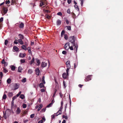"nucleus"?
<instances>
[{"mask_svg": "<svg viewBox=\"0 0 123 123\" xmlns=\"http://www.w3.org/2000/svg\"><path fill=\"white\" fill-rule=\"evenodd\" d=\"M65 31H64L63 30L62 31L61 33V36H62V35H63L64 34V33Z\"/></svg>", "mask_w": 123, "mask_h": 123, "instance_id": "nucleus-62", "label": "nucleus"}, {"mask_svg": "<svg viewBox=\"0 0 123 123\" xmlns=\"http://www.w3.org/2000/svg\"><path fill=\"white\" fill-rule=\"evenodd\" d=\"M17 98V96H15L13 97L12 98L13 100H14L15 99H16Z\"/></svg>", "mask_w": 123, "mask_h": 123, "instance_id": "nucleus-54", "label": "nucleus"}, {"mask_svg": "<svg viewBox=\"0 0 123 123\" xmlns=\"http://www.w3.org/2000/svg\"><path fill=\"white\" fill-rule=\"evenodd\" d=\"M67 12L68 14H70V9H68L67 10Z\"/></svg>", "mask_w": 123, "mask_h": 123, "instance_id": "nucleus-48", "label": "nucleus"}, {"mask_svg": "<svg viewBox=\"0 0 123 123\" xmlns=\"http://www.w3.org/2000/svg\"><path fill=\"white\" fill-rule=\"evenodd\" d=\"M92 75H88L85 79V80L86 81H88L91 80V77Z\"/></svg>", "mask_w": 123, "mask_h": 123, "instance_id": "nucleus-3", "label": "nucleus"}, {"mask_svg": "<svg viewBox=\"0 0 123 123\" xmlns=\"http://www.w3.org/2000/svg\"><path fill=\"white\" fill-rule=\"evenodd\" d=\"M13 49L16 51H17L18 50V49L16 46H14L13 47Z\"/></svg>", "mask_w": 123, "mask_h": 123, "instance_id": "nucleus-22", "label": "nucleus"}, {"mask_svg": "<svg viewBox=\"0 0 123 123\" xmlns=\"http://www.w3.org/2000/svg\"><path fill=\"white\" fill-rule=\"evenodd\" d=\"M64 38L66 40L68 39V37L67 35L66 34L64 35Z\"/></svg>", "mask_w": 123, "mask_h": 123, "instance_id": "nucleus-50", "label": "nucleus"}, {"mask_svg": "<svg viewBox=\"0 0 123 123\" xmlns=\"http://www.w3.org/2000/svg\"><path fill=\"white\" fill-rule=\"evenodd\" d=\"M47 65V63L44 62H43L41 63V66L42 67L44 68L46 67Z\"/></svg>", "mask_w": 123, "mask_h": 123, "instance_id": "nucleus-8", "label": "nucleus"}, {"mask_svg": "<svg viewBox=\"0 0 123 123\" xmlns=\"http://www.w3.org/2000/svg\"><path fill=\"white\" fill-rule=\"evenodd\" d=\"M27 50L28 51V52L29 53V54H31V55H32V52L31 51V48L30 47H28L27 48Z\"/></svg>", "mask_w": 123, "mask_h": 123, "instance_id": "nucleus-16", "label": "nucleus"}, {"mask_svg": "<svg viewBox=\"0 0 123 123\" xmlns=\"http://www.w3.org/2000/svg\"><path fill=\"white\" fill-rule=\"evenodd\" d=\"M26 104H24L23 105V108H25L26 107Z\"/></svg>", "mask_w": 123, "mask_h": 123, "instance_id": "nucleus-45", "label": "nucleus"}, {"mask_svg": "<svg viewBox=\"0 0 123 123\" xmlns=\"http://www.w3.org/2000/svg\"><path fill=\"white\" fill-rule=\"evenodd\" d=\"M34 58L33 57L31 61L30 62V64L31 65L32 63H34Z\"/></svg>", "mask_w": 123, "mask_h": 123, "instance_id": "nucleus-20", "label": "nucleus"}, {"mask_svg": "<svg viewBox=\"0 0 123 123\" xmlns=\"http://www.w3.org/2000/svg\"><path fill=\"white\" fill-rule=\"evenodd\" d=\"M7 112H9L10 113V114L11 113V111L10 110V109L7 110L6 111V112L7 113Z\"/></svg>", "mask_w": 123, "mask_h": 123, "instance_id": "nucleus-41", "label": "nucleus"}, {"mask_svg": "<svg viewBox=\"0 0 123 123\" xmlns=\"http://www.w3.org/2000/svg\"><path fill=\"white\" fill-rule=\"evenodd\" d=\"M71 0H68L67 1L68 3V4H70L71 3Z\"/></svg>", "mask_w": 123, "mask_h": 123, "instance_id": "nucleus-61", "label": "nucleus"}, {"mask_svg": "<svg viewBox=\"0 0 123 123\" xmlns=\"http://www.w3.org/2000/svg\"><path fill=\"white\" fill-rule=\"evenodd\" d=\"M80 1L81 2V6H82L83 4L84 1L83 0H80Z\"/></svg>", "mask_w": 123, "mask_h": 123, "instance_id": "nucleus-55", "label": "nucleus"}, {"mask_svg": "<svg viewBox=\"0 0 123 123\" xmlns=\"http://www.w3.org/2000/svg\"><path fill=\"white\" fill-rule=\"evenodd\" d=\"M3 17H1L0 18V22H1L3 21Z\"/></svg>", "mask_w": 123, "mask_h": 123, "instance_id": "nucleus-60", "label": "nucleus"}, {"mask_svg": "<svg viewBox=\"0 0 123 123\" xmlns=\"http://www.w3.org/2000/svg\"><path fill=\"white\" fill-rule=\"evenodd\" d=\"M21 111V110L19 107L17 108V109L16 111V113L17 114H19Z\"/></svg>", "mask_w": 123, "mask_h": 123, "instance_id": "nucleus-12", "label": "nucleus"}, {"mask_svg": "<svg viewBox=\"0 0 123 123\" xmlns=\"http://www.w3.org/2000/svg\"><path fill=\"white\" fill-rule=\"evenodd\" d=\"M20 63L21 64H22L23 63H24L25 62V60L23 59H21L20 60Z\"/></svg>", "mask_w": 123, "mask_h": 123, "instance_id": "nucleus-25", "label": "nucleus"}, {"mask_svg": "<svg viewBox=\"0 0 123 123\" xmlns=\"http://www.w3.org/2000/svg\"><path fill=\"white\" fill-rule=\"evenodd\" d=\"M66 27L67 28L68 30L69 31L71 30V27L70 26H66Z\"/></svg>", "mask_w": 123, "mask_h": 123, "instance_id": "nucleus-35", "label": "nucleus"}, {"mask_svg": "<svg viewBox=\"0 0 123 123\" xmlns=\"http://www.w3.org/2000/svg\"><path fill=\"white\" fill-rule=\"evenodd\" d=\"M69 49L71 50H73L74 49L73 48V47L72 46H69Z\"/></svg>", "mask_w": 123, "mask_h": 123, "instance_id": "nucleus-51", "label": "nucleus"}, {"mask_svg": "<svg viewBox=\"0 0 123 123\" xmlns=\"http://www.w3.org/2000/svg\"><path fill=\"white\" fill-rule=\"evenodd\" d=\"M59 94L60 95V97L61 98H62L63 96V95L61 92H60Z\"/></svg>", "mask_w": 123, "mask_h": 123, "instance_id": "nucleus-56", "label": "nucleus"}, {"mask_svg": "<svg viewBox=\"0 0 123 123\" xmlns=\"http://www.w3.org/2000/svg\"><path fill=\"white\" fill-rule=\"evenodd\" d=\"M24 27V24L22 22L19 25V27L20 28H22Z\"/></svg>", "mask_w": 123, "mask_h": 123, "instance_id": "nucleus-18", "label": "nucleus"}, {"mask_svg": "<svg viewBox=\"0 0 123 123\" xmlns=\"http://www.w3.org/2000/svg\"><path fill=\"white\" fill-rule=\"evenodd\" d=\"M46 0H41L40 3V6H43L46 3Z\"/></svg>", "mask_w": 123, "mask_h": 123, "instance_id": "nucleus-5", "label": "nucleus"}, {"mask_svg": "<svg viewBox=\"0 0 123 123\" xmlns=\"http://www.w3.org/2000/svg\"><path fill=\"white\" fill-rule=\"evenodd\" d=\"M35 71L36 72V74L38 76L39 75V73L40 72V70L38 68H36L35 70Z\"/></svg>", "mask_w": 123, "mask_h": 123, "instance_id": "nucleus-10", "label": "nucleus"}, {"mask_svg": "<svg viewBox=\"0 0 123 123\" xmlns=\"http://www.w3.org/2000/svg\"><path fill=\"white\" fill-rule=\"evenodd\" d=\"M19 84L18 83H13L11 85V88L13 90H15L19 87Z\"/></svg>", "mask_w": 123, "mask_h": 123, "instance_id": "nucleus-2", "label": "nucleus"}, {"mask_svg": "<svg viewBox=\"0 0 123 123\" xmlns=\"http://www.w3.org/2000/svg\"><path fill=\"white\" fill-rule=\"evenodd\" d=\"M55 113L56 114V116H57L61 114L62 113V111L61 110H59L58 111Z\"/></svg>", "mask_w": 123, "mask_h": 123, "instance_id": "nucleus-14", "label": "nucleus"}, {"mask_svg": "<svg viewBox=\"0 0 123 123\" xmlns=\"http://www.w3.org/2000/svg\"><path fill=\"white\" fill-rule=\"evenodd\" d=\"M45 118L44 117H43L42 118V120L39 121L38 123H43V122H45Z\"/></svg>", "mask_w": 123, "mask_h": 123, "instance_id": "nucleus-13", "label": "nucleus"}, {"mask_svg": "<svg viewBox=\"0 0 123 123\" xmlns=\"http://www.w3.org/2000/svg\"><path fill=\"white\" fill-rule=\"evenodd\" d=\"M7 98V96L6 94H4L3 97H2V99H6Z\"/></svg>", "mask_w": 123, "mask_h": 123, "instance_id": "nucleus-32", "label": "nucleus"}, {"mask_svg": "<svg viewBox=\"0 0 123 123\" xmlns=\"http://www.w3.org/2000/svg\"><path fill=\"white\" fill-rule=\"evenodd\" d=\"M21 48L23 49H24L25 50H27V48L25 46V45H23L21 46Z\"/></svg>", "mask_w": 123, "mask_h": 123, "instance_id": "nucleus-17", "label": "nucleus"}, {"mask_svg": "<svg viewBox=\"0 0 123 123\" xmlns=\"http://www.w3.org/2000/svg\"><path fill=\"white\" fill-rule=\"evenodd\" d=\"M8 43V41L7 40H5V44L6 45Z\"/></svg>", "mask_w": 123, "mask_h": 123, "instance_id": "nucleus-43", "label": "nucleus"}, {"mask_svg": "<svg viewBox=\"0 0 123 123\" xmlns=\"http://www.w3.org/2000/svg\"><path fill=\"white\" fill-rule=\"evenodd\" d=\"M41 91L42 92H43L45 91V89L44 88H42L41 89Z\"/></svg>", "mask_w": 123, "mask_h": 123, "instance_id": "nucleus-63", "label": "nucleus"}, {"mask_svg": "<svg viewBox=\"0 0 123 123\" xmlns=\"http://www.w3.org/2000/svg\"><path fill=\"white\" fill-rule=\"evenodd\" d=\"M56 116V114L55 113L54 114L52 115L51 116V120H53L55 118V117Z\"/></svg>", "mask_w": 123, "mask_h": 123, "instance_id": "nucleus-27", "label": "nucleus"}, {"mask_svg": "<svg viewBox=\"0 0 123 123\" xmlns=\"http://www.w3.org/2000/svg\"><path fill=\"white\" fill-rule=\"evenodd\" d=\"M61 21L60 20L58 19L57 21V25H60L61 23Z\"/></svg>", "mask_w": 123, "mask_h": 123, "instance_id": "nucleus-19", "label": "nucleus"}, {"mask_svg": "<svg viewBox=\"0 0 123 123\" xmlns=\"http://www.w3.org/2000/svg\"><path fill=\"white\" fill-rule=\"evenodd\" d=\"M39 86L40 88H42L44 87V86L43 85V84L42 83L39 84Z\"/></svg>", "mask_w": 123, "mask_h": 123, "instance_id": "nucleus-26", "label": "nucleus"}, {"mask_svg": "<svg viewBox=\"0 0 123 123\" xmlns=\"http://www.w3.org/2000/svg\"><path fill=\"white\" fill-rule=\"evenodd\" d=\"M3 12L4 13V14H6L7 12L8 11V10L7 8L3 7Z\"/></svg>", "mask_w": 123, "mask_h": 123, "instance_id": "nucleus-11", "label": "nucleus"}, {"mask_svg": "<svg viewBox=\"0 0 123 123\" xmlns=\"http://www.w3.org/2000/svg\"><path fill=\"white\" fill-rule=\"evenodd\" d=\"M70 43H67L65 44L64 46V48L66 50H68L69 48Z\"/></svg>", "mask_w": 123, "mask_h": 123, "instance_id": "nucleus-4", "label": "nucleus"}, {"mask_svg": "<svg viewBox=\"0 0 123 123\" xmlns=\"http://www.w3.org/2000/svg\"><path fill=\"white\" fill-rule=\"evenodd\" d=\"M26 78H25L24 79H23L22 80V82L23 83H25L26 82Z\"/></svg>", "mask_w": 123, "mask_h": 123, "instance_id": "nucleus-46", "label": "nucleus"}, {"mask_svg": "<svg viewBox=\"0 0 123 123\" xmlns=\"http://www.w3.org/2000/svg\"><path fill=\"white\" fill-rule=\"evenodd\" d=\"M8 95L10 97H12L13 95L12 93V92H9L8 94Z\"/></svg>", "mask_w": 123, "mask_h": 123, "instance_id": "nucleus-36", "label": "nucleus"}, {"mask_svg": "<svg viewBox=\"0 0 123 123\" xmlns=\"http://www.w3.org/2000/svg\"><path fill=\"white\" fill-rule=\"evenodd\" d=\"M14 43L17 44L18 43L17 42V40H15L14 42Z\"/></svg>", "mask_w": 123, "mask_h": 123, "instance_id": "nucleus-64", "label": "nucleus"}, {"mask_svg": "<svg viewBox=\"0 0 123 123\" xmlns=\"http://www.w3.org/2000/svg\"><path fill=\"white\" fill-rule=\"evenodd\" d=\"M34 116L35 114H32L30 115V117L31 118H33L34 117Z\"/></svg>", "mask_w": 123, "mask_h": 123, "instance_id": "nucleus-47", "label": "nucleus"}, {"mask_svg": "<svg viewBox=\"0 0 123 123\" xmlns=\"http://www.w3.org/2000/svg\"><path fill=\"white\" fill-rule=\"evenodd\" d=\"M18 42L21 45H23L24 43L21 39H19L18 40Z\"/></svg>", "mask_w": 123, "mask_h": 123, "instance_id": "nucleus-15", "label": "nucleus"}, {"mask_svg": "<svg viewBox=\"0 0 123 123\" xmlns=\"http://www.w3.org/2000/svg\"><path fill=\"white\" fill-rule=\"evenodd\" d=\"M32 72V70L31 69H29L28 70V74H31Z\"/></svg>", "mask_w": 123, "mask_h": 123, "instance_id": "nucleus-33", "label": "nucleus"}, {"mask_svg": "<svg viewBox=\"0 0 123 123\" xmlns=\"http://www.w3.org/2000/svg\"><path fill=\"white\" fill-rule=\"evenodd\" d=\"M74 7L78 11L79 10V8H78V7L76 5H75L74 6Z\"/></svg>", "mask_w": 123, "mask_h": 123, "instance_id": "nucleus-38", "label": "nucleus"}, {"mask_svg": "<svg viewBox=\"0 0 123 123\" xmlns=\"http://www.w3.org/2000/svg\"><path fill=\"white\" fill-rule=\"evenodd\" d=\"M66 64L67 68H71V66L70 64V62L68 60L67 61L66 63Z\"/></svg>", "mask_w": 123, "mask_h": 123, "instance_id": "nucleus-6", "label": "nucleus"}, {"mask_svg": "<svg viewBox=\"0 0 123 123\" xmlns=\"http://www.w3.org/2000/svg\"><path fill=\"white\" fill-rule=\"evenodd\" d=\"M3 115H4L3 117H4V118L5 119H6V113H5V112L4 111L3 112Z\"/></svg>", "mask_w": 123, "mask_h": 123, "instance_id": "nucleus-49", "label": "nucleus"}, {"mask_svg": "<svg viewBox=\"0 0 123 123\" xmlns=\"http://www.w3.org/2000/svg\"><path fill=\"white\" fill-rule=\"evenodd\" d=\"M68 74L65 73H64L62 74V76L63 78L65 79L67 78L68 76Z\"/></svg>", "mask_w": 123, "mask_h": 123, "instance_id": "nucleus-7", "label": "nucleus"}, {"mask_svg": "<svg viewBox=\"0 0 123 123\" xmlns=\"http://www.w3.org/2000/svg\"><path fill=\"white\" fill-rule=\"evenodd\" d=\"M56 91H57V90H55V91H54V92L53 93V96H52L54 98L55 97V94L56 92Z\"/></svg>", "mask_w": 123, "mask_h": 123, "instance_id": "nucleus-37", "label": "nucleus"}, {"mask_svg": "<svg viewBox=\"0 0 123 123\" xmlns=\"http://www.w3.org/2000/svg\"><path fill=\"white\" fill-rule=\"evenodd\" d=\"M5 2L6 4H9L10 2L9 0H8L6 1Z\"/></svg>", "mask_w": 123, "mask_h": 123, "instance_id": "nucleus-53", "label": "nucleus"}, {"mask_svg": "<svg viewBox=\"0 0 123 123\" xmlns=\"http://www.w3.org/2000/svg\"><path fill=\"white\" fill-rule=\"evenodd\" d=\"M37 60V62L38 63L37 65H39L40 63V62L39 60H38L37 59H36Z\"/></svg>", "mask_w": 123, "mask_h": 123, "instance_id": "nucleus-34", "label": "nucleus"}, {"mask_svg": "<svg viewBox=\"0 0 123 123\" xmlns=\"http://www.w3.org/2000/svg\"><path fill=\"white\" fill-rule=\"evenodd\" d=\"M10 67L11 68V70L12 71H14L16 69L15 67L13 65H12Z\"/></svg>", "mask_w": 123, "mask_h": 123, "instance_id": "nucleus-21", "label": "nucleus"}, {"mask_svg": "<svg viewBox=\"0 0 123 123\" xmlns=\"http://www.w3.org/2000/svg\"><path fill=\"white\" fill-rule=\"evenodd\" d=\"M63 118H65V119H67L68 117L66 116H65L64 115H63L62 116Z\"/></svg>", "mask_w": 123, "mask_h": 123, "instance_id": "nucleus-44", "label": "nucleus"}, {"mask_svg": "<svg viewBox=\"0 0 123 123\" xmlns=\"http://www.w3.org/2000/svg\"><path fill=\"white\" fill-rule=\"evenodd\" d=\"M3 71L6 73L8 72V71L6 70V68H4Z\"/></svg>", "mask_w": 123, "mask_h": 123, "instance_id": "nucleus-40", "label": "nucleus"}, {"mask_svg": "<svg viewBox=\"0 0 123 123\" xmlns=\"http://www.w3.org/2000/svg\"><path fill=\"white\" fill-rule=\"evenodd\" d=\"M70 68H67V69H66V73H67V74H68V72L69 70V69Z\"/></svg>", "mask_w": 123, "mask_h": 123, "instance_id": "nucleus-39", "label": "nucleus"}, {"mask_svg": "<svg viewBox=\"0 0 123 123\" xmlns=\"http://www.w3.org/2000/svg\"><path fill=\"white\" fill-rule=\"evenodd\" d=\"M24 97L25 96L23 94L21 95L19 97L22 99H23Z\"/></svg>", "mask_w": 123, "mask_h": 123, "instance_id": "nucleus-30", "label": "nucleus"}, {"mask_svg": "<svg viewBox=\"0 0 123 123\" xmlns=\"http://www.w3.org/2000/svg\"><path fill=\"white\" fill-rule=\"evenodd\" d=\"M11 81V80L10 78L8 79L7 80V82L8 84H10V83Z\"/></svg>", "mask_w": 123, "mask_h": 123, "instance_id": "nucleus-28", "label": "nucleus"}, {"mask_svg": "<svg viewBox=\"0 0 123 123\" xmlns=\"http://www.w3.org/2000/svg\"><path fill=\"white\" fill-rule=\"evenodd\" d=\"M66 23L67 24V25H68L69 24V21L68 20V19H66Z\"/></svg>", "mask_w": 123, "mask_h": 123, "instance_id": "nucleus-57", "label": "nucleus"}, {"mask_svg": "<svg viewBox=\"0 0 123 123\" xmlns=\"http://www.w3.org/2000/svg\"><path fill=\"white\" fill-rule=\"evenodd\" d=\"M57 14L60 16H62V14L61 12H59L57 13Z\"/></svg>", "mask_w": 123, "mask_h": 123, "instance_id": "nucleus-42", "label": "nucleus"}, {"mask_svg": "<svg viewBox=\"0 0 123 123\" xmlns=\"http://www.w3.org/2000/svg\"><path fill=\"white\" fill-rule=\"evenodd\" d=\"M3 64H4L5 66H6L8 65V63L6 62H5Z\"/></svg>", "mask_w": 123, "mask_h": 123, "instance_id": "nucleus-58", "label": "nucleus"}, {"mask_svg": "<svg viewBox=\"0 0 123 123\" xmlns=\"http://www.w3.org/2000/svg\"><path fill=\"white\" fill-rule=\"evenodd\" d=\"M53 103H51L50 104H49V105H48L46 107L49 108L50 107H51Z\"/></svg>", "mask_w": 123, "mask_h": 123, "instance_id": "nucleus-31", "label": "nucleus"}, {"mask_svg": "<svg viewBox=\"0 0 123 123\" xmlns=\"http://www.w3.org/2000/svg\"><path fill=\"white\" fill-rule=\"evenodd\" d=\"M75 38L74 36L70 37L69 39V42L72 44L73 46L75 47V48L76 47V44L75 43Z\"/></svg>", "mask_w": 123, "mask_h": 123, "instance_id": "nucleus-1", "label": "nucleus"}, {"mask_svg": "<svg viewBox=\"0 0 123 123\" xmlns=\"http://www.w3.org/2000/svg\"><path fill=\"white\" fill-rule=\"evenodd\" d=\"M26 55L25 54V53H20L19 56L20 57L23 58Z\"/></svg>", "mask_w": 123, "mask_h": 123, "instance_id": "nucleus-9", "label": "nucleus"}, {"mask_svg": "<svg viewBox=\"0 0 123 123\" xmlns=\"http://www.w3.org/2000/svg\"><path fill=\"white\" fill-rule=\"evenodd\" d=\"M22 68L21 67H19L18 68V72H21V71L22 70Z\"/></svg>", "mask_w": 123, "mask_h": 123, "instance_id": "nucleus-24", "label": "nucleus"}, {"mask_svg": "<svg viewBox=\"0 0 123 123\" xmlns=\"http://www.w3.org/2000/svg\"><path fill=\"white\" fill-rule=\"evenodd\" d=\"M18 36L19 37L20 39H24V36L22 35L21 34H19L18 35Z\"/></svg>", "mask_w": 123, "mask_h": 123, "instance_id": "nucleus-29", "label": "nucleus"}, {"mask_svg": "<svg viewBox=\"0 0 123 123\" xmlns=\"http://www.w3.org/2000/svg\"><path fill=\"white\" fill-rule=\"evenodd\" d=\"M46 110V108H43L42 110L41 111L42 112H44Z\"/></svg>", "mask_w": 123, "mask_h": 123, "instance_id": "nucleus-59", "label": "nucleus"}, {"mask_svg": "<svg viewBox=\"0 0 123 123\" xmlns=\"http://www.w3.org/2000/svg\"><path fill=\"white\" fill-rule=\"evenodd\" d=\"M39 108L37 109V111H39L42 108L43 106V105L42 104H41L39 105Z\"/></svg>", "mask_w": 123, "mask_h": 123, "instance_id": "nucleus-23", "label": "nucleus"}, {"mask_svg": "<svg viewBox=\"0 0 123 123\" xmlns=\"http://www.w3.org/2000/svg\"><path fill=\"white\" fill-rule=\"evenodd\" d=\"M66 52L65 51H63L62 52V53L64 55H66Z\"/></svg>", "mask_w": 123, "mask_h": 123, "instance_id": "nucleus-52", "label": "nucleus"}]
</instances>
